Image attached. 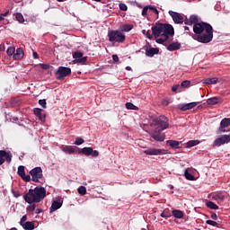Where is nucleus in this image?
I'll list each match as a JSON object with an SVG mask.
<instances>
[{
	"instance_id": "4be33fe9",
	"label": "nucleus",
	"mask_w": 230,
	"mask_h": 230,
	"mask_svg": "<svg viewBox=\"0 0 230 230\" xmlns=\"http://www.w3.org/2000/svg\"><path fill=\"white\" fill-rule=\"evenodd\" d=\"M33 112L35 116H37L40 119V121H44V119H46V116H42V109L34 108Z\"/></svg>"
},
{
	"instance_id": "6e6552de",
	"label": "nucleus",
	"mask_w": 230,
	"mask_h": 230,
	"mask_svg": "<svg viewBox=\"0 0 230 230\" xmlns=\"http://www.w3.org/2000/svg\"><path fill=\"white\" fill-rule=\"evenodd\" d=\"M30 175L31 176V181L33 182H39L40 179H42L44 175L42 174V168L35 167L30 171Z\"/></svg>"
},
{
	"instance_id": "393cba45",
	"label": "nucleus",
	"mask_w": 230,
	"mask_h": 230,
	"mask_svg": "<svg viewBox=\"0 0 230 230\" xmlns=\"http://www.w3.org/2000/svg\"><path fill=\"white\" fill-rule=\"evenodd\" d=\"M22 227H23L25 230H34L35 224L33 222L27 221L22 226Z\"/></svg>"
},
{
	"instance_id": "338daca9",
	"label": "nucleus",
	"mask_w": 230,
	"mask_h": 230,
	"mask_svg": "<svg viewBox=\"0 0 230 230\" xmlns=\"http://www.w3.org/2000/svg\"><path fill=\"white\" fill-rule=\"evenodd\" d=\"M13 121L14 123H17V121H19V119H18L17 117H15V118L13 119Z\"/></svg>"
},
{
	"instance_id": "864d4df0",
	"label": "nucleus",
	"mask_w": 230,
	"mask_h": 230,
	"mask_svg": "<svg viewBox=\"0 0 230 230\" xmlns=\"http://www.w3.org/2000/svg\"><path fill=\"white\" fill-rule=\"evenodd\" d=\"M142 33H143V35H146L147 37V39H152V35L150 34V31H146L143 30Z\"/></svg>"
},
{
	"instance_id": "cd10ccee",
	"label": "nucleus",
	"mask_w": 230,
	"mask_h": 230,
	"mask_svg": "<svg viewBox=\"0 0 230 230\" xmlns=\"http://www.w3.org/2000/svg\"><path fill=\"white\" fill-rule=\"evenodd\" d=\"M162 218H170L172 217V213L170 212V209L165 208L160 215Z\"/></svg>"
},
{
	"instance_id": "69168bd1",
	"label": "nucleus",
	"mask_w": 230,
	"mask_h": 230,
	"mask_svg": "<svg viewBox=\"0 0 230 230\" xmlns=\"http://www.w3.org/2000/svg\"><path fill=\"white\" fill-rule=\"evenodd\" d=\"M41 211H42V210H41L40 208H37V209H36V214L39 215V214H40Z\"/></svg>"
},
{
	"instance_id": "412c9836",
	"label": "nucleus",
	"mask_w": 230,
	"mask_h": 230,
	"mask_svg": "<svg viewBox=\"0 0 230 230\" xmlns=\"http://www.w3.org/2000/svg\"><path fill=\"white\" fill-rule=\"evenodd\" d=\"M76 146H64L62 147V151L65 152V154H75L76 152Z\"/></svg>"
},
{
	"instance_id": "72a5a7b5",
	"label": "nucleus",
	"mask_w": 230,
	"mask_h": 230,
	"mask_svg": "<svg viewBox=\"0 0 230 230\" xmlns=\"http://www.w3.org/2000/svg\"><path fill=\"white\" fill-rule=\"evenodd\" d=\"M15 19H16V21H18V22H20V23L24 22V16H22V13H16V14H15Z\"/></svg>"
},
{
	"instance_id": "20e7f679",
	"label": "nucleus",
	"mask_w": 230,
	"mask_h": 230,
	"mask_svg": "<svg viewBox=\"0 0 230 230\" xmlns=\"http://www.w3.org/2000/svg\"><path fill=\"white\" fill-rule=\"evenodd\" d=\"M193 40L201 42V44H208V42H211V40H213V26H208L205 33L193 36Z\"/></svg>"
},
{
	"instance_id": "e433bc0d",
	"label": "nucleus",
	"mask_w": 230,
	"mask_h": 230,
	"mask_svg": "<svg viewBox=\"0 0 230 230\" xmlns=\"http://www.w3.org/2000/svg\"><path fill=\"white\" fill-rule=\"evenodd\" d=\"M17 173H18V175H19L20 177H22V176H24V175L26 174V172L24 171V166H23V165H20V166L18 167V172H17Z\"/></svg>"
},
{
	"instance_id": "ddd939ff",
	"label": "nucleus",
	"mask_w": 230,
	"mask_h": 230,
	"mask_svg": "<svg viewBox=\"0 0 230 230\" xmlns=\"http://www.w3.org/2000/svg\"><path fill=\"white\" fill-rule=\"evenodd\" d=\"M80 154H83L84 155H92V157H98V155H100V152L93 150V147H84L81 149Z\"/></svg>"
},
{
	"instance_id": "7c9ffc66",
	"label": "nucleus",
	"mask_w": 230,
	"mask_h": 230,
	"mask_svg": "<svg viewBox=\"0 0 230 230\" xmlns=\"http://www.w3.org/2000/svg\"><path fill=\"white\" fill-rule=\"evenodd\" d=\"M199 145V140H190L187 142L186 146L187 148H191L192 146H197Z\"/></svg>"
},
{
	"instance_id": "4c0bfd02",
	"label": "nucleus",
	"mask_w": 230,
	"mask_h": 230,
	"mask_svg": "<svg viewBox=\"0 0 230 230\" xmlns=\"http://www.w3.org/2000/svg\"><path fill=\"white\" fill-rule=\"evenodd\" d=\"M190 22H191V25L193 26V24H199V17H197V15L192 14L190 16Z\"/></svg>"
},
{
	"instance_id": "09e8293b",
	"label": "nucleus",
	"mask_w": 230,
	"mask_h": 230,
	"mask_svg": "<svg viewBox=\"0 0 230 230\" xmlns=\"http://www.w3.org/2000/svg\"><path fill=\"white\" fill-rule=\"evenodd\" d=\"M35 208H37V206L35 204L30 205L27 207V211L33 213V211H35Z\"/></svg>"
},
{
	"instance_id": "c85d7f7f",
	"label": "nucleus",
	"mask_w": 230,
	"mask_h": 230,
	"mask_svg": "<svg viewBox=\"0 0 230 230\" xmlns=\"http://www.w3.org/2000/svg\"><path fill=\"white\" fill-rule=\"evenodd\" d=\"M214 199L217 202H224V200L226 199V196H224L222 193L219 192L215 195Z\"/></svg>"
},
{
	"instance_id": "5fc2aeb1",
	"label": "nucleus",
	"mask_w": 230,
	"mask_h": 230,
	"mask_svg": "<svg viewBox=\"0 0 230 230\" xmlns=\"http://www.w3.org/2000/svg\"><path fill=\"white\" fill-rule=\"evenodd\" d=\"M210 218H212V220H218V216L217 215V213L211 212Z\"/></svg>"
},
{
	"instance_id": "0e129e2a",
	"label": "nucleus",
	"mask_w": 230,
	"mask_h": 230,
	"mask_svg": "<svg viewBox=\"0 0 230 230\" xmlns=\"http://www.w3.org/2000/svg\"><path fill=\"white\" fill-rule=\"evenodd\" d=\"M8 13H10V11H6L4 13H2V16L7 17Z\"/></svg>"
},
{
	"instance_id": "9b49d317",
	"label": "nucleus",
	"mask_w": 230,
	"mask_h": 230,
	"mask_svg": "<svg viewBox=\"0 0 230 230\" xmlns=\"http://www.w3.org/2000/svg\"><path fill=\"white\" fill-rule=\"evenodd\" d=\"M227 143H230V135H223L215 140L214 146H222Z\"/></svg>"
},
{
	"instance_id": "1a4fd4ad",
	"label": "nucleus",
	"mask_w": 230,
	"mask_h": 230,
	"mask_svg": "<svg viewBox=\"0 0 230 230\" xmlns=\"http://www.w3.org/2000/svg\"><path fill=\"white\" fill-rule=\"evenodd\" d=\"M13 157V155H12V153L6 152L4 150H0V166L4 164V161H6L8 164H10V163H12Z\"/></svg>"
},
{
	"instance_id": "a211bd4d",
	"label": "nucleus",
	"mask_w": 230,
	"mask_h": 230,
	"mask_svg": "<svg viewBox=\"0 0 230 230\" xmlns=\"http://www.w3.org/2000/svg\"><path fill=\"white\" fill-rule=\"evenodd\" d=\"M159 54V49L157 48H150L146 49V57H154V55H158Z\"/></svg>"
},
{
	"instance_id": "f8f14e48",
	"label": "nucleus",
	"mask_w": 230,
	"mask_h": 230,
	"mask_svg": "<svg viewBox=\"0 0 230 230\" xmlns=\"http://www.w3.org/2000/svg\"><path fill=\"white\" fill-rule=\"evenodd\" d=\"M144 154H146V155H164L166 152L164 149L148 148L144 150Z\"/></svg>"
},
{
	"instance_id": "603ef678",
	"label": "nucleus",
	"mask_w": 230,
	"mask_h": 230,
	"mask_svg": "<svg viewBox=\"0 0 230 230\" xmlns=\"http://www.w3.org/2000/svg\"><path fill=\"white\" fill-rule=\"evenodd\" d=\"M183 22H184V24H186L187 26H192V25H191V19H190V18H185V19L183 20Z\"/></svg>"
},
{
	"instance_id": "680f3d73",
	"label": "nucleus",
	"mask_w": 230,
	"mask_h": 230,
	"mask_svg": "<svg viewBox=\"0 0 230 230\" xmlns=\"http://www.w3.org/2000/svg\"><path fill=\"white\" fill-rule=\"evenodd\" d=\"M33 58H39V54L37 52L32 53Z\"/></svg>"
},
{
	"instance_id": "de8ad7c7",
	"label": "nucleus",
	"mask_w": 230,
	"mask_h": 230,
	"mask_svg": "<svg viewBox=\"0 0 230 230\" xmlns=\"http://www.w3.org/2000/svg\"><path fill=\"white\" fill-rule=\"evenodd\" d=\"M39 105H40L42 107V109H46L47 108L46 99L40 100Z\"/></svg>"
},
{
	"instance_id": "423d86ee",
	"label": "nucleus",
	"mask_w": 230,
	"mask_h": 230,
	"mask_svg": "<svg viewBox=\"0 0 230 230\" xmlns=\"http://www.w3.org/2000/svg\"><path fill=\"white\" fill-rule=\"evenodd\" d=\"M69 75H71V68L67 66H59L55 72L56 80H64Z\"/></svg>"
},
{
	"instance_id": "bb28decb",
	"label": "nucleus",
	"mask_w": 230,
	"mask_h": 230,
	"mask_svg": "<svg viewBox=\"0 0 230 230\" xmlns=\"http://www.w3.org/2000/svg\"><path fill=\"white\" fill-rule=\"evenodd\" d=\"M126 109H128V111H139V108L132 102H127Z\"/></svg>"
},
{
	"instance_id": "6ab92c4d",
	"label": "nucleus",
	"mask_w": 230,
	"mask_h": 230,
	"mask_svg": "<svg viewBox=\"0 0 230 230\" xmlns=\"http://www.w3.org/2000/svg\"><path fill=\"white\" fill-rule=\"evenodd\" d=\"M179 49H181V43L177 41L169 44L167 47V51H177Z\"/></svg>"
},
{
	"instance_id": "774afa93",
	"label": "nucleus",
	"mask_w": 230,
	"mask_h": 230,
	"mask_svg": "<svg viewBox=\"0 0 230 230\" xmlns=\"http://www.w3.org/2000/svg\"><path fill=\"white\" fill-rule=\"evenodd\" d=\"M0 21H4V17L3 16V14H0Z\"/></svg>"
},
{
	"instance_id": "ea45409f",
	"label": "nucleus",
	"mask_w": 230,
	"mask_h": 230,
	"mask_svg": "<svg viewBox=\"0 0 230 230\" xmlns=\"http://www.w3.org/2000/svg\"><path fill=\"white\" fill-rule=\"evenodd\" d=\"M206 224L208 226H213V227H218V226H220L217 221L211 220V219H208L206 221Z\"/></svg>"
},
{
	"instance_id": "c756f323",
	"label": "nucleus",
	"mask_w": 230,
	"mask_h": 230,
	"mask_svg": "<svg viewBox=\"0 0 230 230\" xmlns=\"http://www.w3.org/2000/svg\"><path fill=\"white\" fill-rule=\"evenodd\" d=\"M184 177H185V179H187V181H195V176H193V174L190 173V172H188V170H185Z\"/></svg>"
},
{
	"instance_id": "79ce46f5",
	"label": "nucleus",
	"mask_w": 230,
	"mask_h": 230,
	"mask_svg": "<svg viewBox=\"0 0 230 230\" xmlns=\"http://www.w3.org/2000/svg\"><path fill=\"white\" fill-rule=\"evenodd\" d=\"M75 62H76V64H85V62H87V57H82L79 58V59L75 60Z\"/></svg>"
},
{
	"instance_id": "a878e982",
	"label": "nucleus",
	"mask_w": 230,
	"mask_h": 230,
	"mask_svg": "<svg viewBox=\"0 0 230 230\" xmlns=\"http://www.w3.org/2000/svg\"><path fill=\"white\" fill-rule=\"evenodd\" d=\"M60 208H62V203L58 201H53L50 207V213H52V211H57V209H60Z\"/></svg>"
},
{
	"instance_id": "6e6d98bb",
	"label": "nucleus",
	"mask_w": 230,
	"mask_h": 230,
	"mask_svg": "<svg viewBox=\"0 0 230 230\" xmlns=\"http://www.w3.org/2000/svg\"><path fill=\"white\" fill-rule=\"evenodd\" d=\"M166 40H166V38H164V39L160 38V39H157V40H156V42H157L158 44H164V42H166Z\"/></svg>"
},
{
	"instance_id": "052dcab7",
	"label": "nucleus",
	"mask_w": 230,
	"mask_h": 230,
	"mask_svg": "<svg viewBox=\"0 0 230 230\" xmlns=\"http://www.w3.org/2000/svg\"><path fill=\"white\" fill-rule=\"evenodd\" d=\"M13 197H15V199H19V197H21V193L19 191H13Z\"/></svg>"
},
{
	"instance_id": "aec40b11",
	"label": "nucleus",
	"mask_w": 230,
	"mask_h": 230,
	"mask_svg": "<svg viewBox=\"0 0 230 230\" xmlns=\"http://www.w3.org/2000/svg\"><path fill=\"white\" fill-rule=\"evenodd\" d=\"M203 84H207L208 85H215L218 84V77H208L204 79Z\"/></svg>"
},
{
	"instance_id": "3c124183",
	"label": "nucleus",
	"mask_w": 230,
	"mask_h": 230,
	"mask_svg": "<svg viewBox=\"0 0 230 230\" xmlns=\"http://www.w3.org/2000/svg\"><path fill=\"white\" fill-rule=\"evenodd\" d=\"M26 220H28V217L26 215L22 216L20 221V226H24V223L26 222Z\"/></svg>"
},
{
	"instance_id": "a18cd8bd",
	"label": "nucleus",
	"mask_w": 230,
	"mask_h": 230,
	"mask_svg": "<svg viewBox=\"0 0 230 230\" xmlns=\"http://www.w3.org/2000/svg\"><path fill=\"white\" fill-rule=\"evenodd\" d=\"M119 10H121L122 12H127V10H128V7L125 4H123V3H120V4H119Z\"/></svg>"
},
{
	"instance_id": "58836bf2",
	"label": "nucleus",
	"mask_w": 230,
	"mask_h": 230,
	"mask_svg": "<svg viewBox=\"0 0 230 230\" xmlns=\"http://www.w3.org/2000/svg\"><path fill=\"white\" fill-rule=\"evenodd\" d=\"M8 57H13L15 55V47H9L6 51Z\"/></svg>"
},
{
	"instance_id": "c03bdc74",
	"label": "nucleus",
	"mask_w": 230,
	"mask_h": 230,
	"mask_svg": "<svg viewBox=\"0 0 230 230\" xmlns=\"http://www.w3.org/2000/svg\"><path fill=\"white\" fill-rule=\"evenodd\" d=\"M148 10H150V5H146L142 10V16L146 17L148 15Z\"/></svg>"
},
{
	"instance_id": "13d9d810",
	"label": "nucleus",
	"mask_w": 230,
	"mask_h": 230,
	"mask_svg": "<svg viewBox=\"0 0 230 230\" xmlns=\"http://www.w3.org/2000/svg\"><path fill=\"white\" fill-rule=\"evenodd\" d=\"M179 87H181V85H179V84L173 85L172 87V93H177V89H179Z\"/></svg>"
},
{
	"instance_id": "39448f33",
	"label": "nucleus",
	"mask_w": 230,
	"mask_h": 230,
	"mask_svg": "<svg viewBox=\"0 0 230 230\" xmlns=\"http://www.w3.org/2000/svg\"><path fill=\"white\" fill-rule=\"evenodd\" d=\"M108 38L110 42H119L123 43L125 40L126 36L121 31H111L108 32Z\"/></svg>"
},
{
	"instance_id": "b1692460",
	"label": "nucleus",
	"mask_w": 230,
	"mask_h": 230,
	"mask_svg": "<svg viewBox=\"0 0 230 230\" xmlns=\"http://www.w3.org/2000/svg\"><path fill=\"white\" fill-rule=\"evenodd\" d=\"M172 215L174 218H184V212L182 210L174 209L172 211Z\"/></svg>"
},
{
	"instance_id": "f704fd0d",
	"label": "nucleus",
	"mask_w": 230,
	"mask_h": 230,
	"mask_svg": "<svg viewBox=\"0 0 230 230\" xmlns=\"http://www.w3.org/2000/svg\"><path fill=\"white\" fill-rule=\"evenodd\" d=\"M77 191H78L79 195L84 196L87 193V189L84 186H80L77 189Z\"/></svg>"
},
{
	"instance_id": "37998d69",
	"label": "nucleus",
	"mask_w": 230,
	"mask_h": 230,
	"mask_svg": "<svg viewBox=\"0 0 230 230\" xmlns=\"http://www.w3.org/2000/svg\"><path fill=\"white\" fill-rule=\"evenodd\" d=\"M84 143H85V140H84V138L82 137L75 138V145H77V146H80V145H84Z\"/></svg>"
},
{
	"instance_id": "f3484780",
	"label": "nucleus",
	"mask_w": 230,
	"mask_h": 230,
	"mask_svg": "<svg viewBox=\"0 0 230 230\" xmlns=\"http://www.w3.org/2000/svg\"><path fill=\"white\" fill-rule=\"evenodd\" d=\"M24 58V50H22V48H18L16 49V53L13 55V60H22Z\"/></svg>"
},
{
	"instance_id": "2eb2a0df",
	"label": "nucleus",
	"mask_w": 230,
	"mask_h": 230,
	"mask_svg": "<svg viewBox=\"0 0 230 230\" xmlns=\"http://www.w3.org/2000/svg\"><path fill=\"white\" fill-rule=\"evenodd\" d=\"M227 127H230V118H225L221 120L218 132H227L226 129Z\"/></svg>"
},
{
	"instance_id": "f257e3e1",
	"label": "nucleus",
	"mask_w": 230,
	"mask_h": 230,
	"mask_svg": "<svg viewBox=\"0 0 230 230\" xmlns=\"http://www.w3.org/2000/svg\"><path fill=\"white\" fill-rule=\"evenodd\" d=\"M149 125L153 128L150 133L151 137L155 139V141H164L166 136L161 132L170 128V119L168 117L164 115L156 117L150 121Z\"/></svg>"
},
{
	"instance_id": "dca6fc26",
	"label": "nucleus",
	"mask_w": 230,
	"mask_h": 230,
	"mask_svg": "<svg viewBox=\"0 0 230 230\" xmlns=\"http://www.w3.org/2000/svg\"><path fill=\"white\" fill-rule=\"evenodd\" d=\"M224 102L220 97H212L207 100V104L210 107L213 105H218V103H222Z\"/></svg>"
},
{
	"instance_id": "4d7b16f0",
	"label": "nucleus",
	"mask_w": 230,
	"mask_h": 230,
	"mask_svg": "<svg viewBox=\"0 0 230 230\" xmlns=\"http://www.w3.org/2000/svg\"><path fill=\"white\" fill-rule=\"evenodd\" d=\"M40 66L41 69H49L51 67L49 64H40Z\"/></svg>"
},
{
	"instance_id": "a19ab883",
	"label": "nucleus",
	"mask_w": 230,
	"mask_h": 230,
	"mask_svg": "<svg viewBox=\"0 0 230 230\" xmlns=\"http://www.w3.org/2000/svg\"><path fill=\"white\" fill-rule=\"evenodd\" d=\"M82 57H84V53L80 51H76L73 54V58H75V60H78L79 58H82Z\"/></svg>"
},
{
	"instance_id": "49530a36",
	"label": "nucleus",
	"mask_w": 230,
	"mask_h": 230,
	"mask_svg": "<svg viewBox=\"0 0 230 230\" xmlns=\"http://www.w3.org/2000/svg\"><path fill=\"white\" fill-rule=\"evenodd\" d=\"M149 10H151V12H154V13H155L156 15H159V10H157V7H155V5H149Z\"/></svg>"
},
{
	"instance_id": "8fccbe9b",
	"label": "nucleus",
	"mask_w": 230,
	"mask_h": 230,
	"mask_svg": "<svg viewBox=\"0 0 230 230\" xmlns=\"http://www.w3.org/2000/svg\"><path fill=\"white\" fill-rule=\"evenodd\" d=\"M22 179L25 182H30V181H31V176H30V174H28V175L25 174L24 176H22Z\"/></svg>"
},
{
	"instance_id": "c9c22d12",
	"label": "nucleus",
	"mask_w": 230,
	"mask_h": 230,
	"mask_svg": "<svg viewBox=\"0 0 230 230\" xmlns=\"http://www.w3.org/2000/svg\"><path fill=\"white\" fill-rule=\"evenodd\" d=\"M190 85H191V81L190 80H185L181 83V87H183L184 89L190 88Z\"/></svg>"
},
{
	"instance_id": "2f4dec72",
	"label": "nucleus",
	"mask_w": 230,
	"mask_h": 230,
	"mask_svg": "<svg viewBox=\"0 0 230 230\" xmlns=\"http://www.w3.org/2000/svg\"><path fill=\"white\" fill-rule=\"evenodd\" d=\"M133 28L134 26H132V24H124L122 25L120 31H130Z\"/></svg>"
},
{
	"instance_id": "5701e85b",
	"label": "nucleus",
	"mask_w": 230,
	"mask_h": 230,
	"mask_svg": "<svg viewBox=\"0 0 230 230\" xmlns=\"http://www.w3.org/2000/svg\"><path fill=\"white\" fill-rule=\"evenodd\" d=\"M167 145L171 147V148H181V142L177 141V140H168L167 141Z\"/></svg>"
},
{
	"instance_id": "9d476101",
	"label": "nucleus",
	"mask_w": 230,
	"mask_h": 230,
	"mask_svg": "<svg viewBox=\"0 0 230 230\" xmlns=\"http://www.w3.org/2000/svg\"><path fill=\"white\" fill-rule=\"evenodd\" d=\"M169 15H171L175 24H182V22H184V16H181V14L177 12L169 11Z\"/></svg>"
},
{
	"instance_id": "0eeeda50",
	"label": "nucleus",
	"mask_w": 230,
	"mask_h": 230,
	"mask_svg": "<svg viewBox=\"0 0 230 230\" xmlns=\"http://www.w3.org/2000/svg\"><path fill=\"white\" fill-rule=\"evenodd\" d=\"M208 26H211V24L208 22H199L193 25V32L196 35H201V33H204L208 30Z\"/></svg>"
},
{
	"instance_id": "bf43d9fd",
	"label": "nucleus",
	"mask_w": 230,
	"mask_h": 230,
	"mask_svg": "<svg viewBox=\"0 0 230 230\" xmlns=\"http://www.w3.org/2000/svg\"><path fill=\"white\" fill-rule=\"evenodd\" d=\"M112 60H113V62H119V58L118 57V55H113Z\"/></svg>"
},
{
	"instance_id": "4468645a",
	"label": "nucleus",
	"mask_w": 230,
	"mask_h": 230,
	"mask_svg": "<svg viewBox=\"0 0 230 230\" xmlns=\"http://www.w3.org/2000/svg\"><path fill=\"white\" fill-rule=\"evenodd\" d=\"M198 103L199 102H190L185 104H179L178 109L183 112L186 111H191V109H195V107H197Z\"/></svg>"
},
{
	"instance_id": "473e14b6",
	"label": "nucleus",
	"mask_w": 230,
	"mask_h": 230,
	"mask_svg": "<svg viewBox=\"0 0 230 230\" xmlns=\"http://www.w3.org/2000/svg\"><path fill=\"white\" fill-rule=\"evenodd\" d=\"M207 208H209V209H218L217 205L215 204L213 201H208L206 203Z\"/></svg>"
},
{
	"instance_id": "e2e57ef3",
	"label": "nucleus",
	"mask_w": 230,
	"mask_h": 230,
	"mask_svg": "<svg viewBox=\"0 0 230 230\" xmlns=\"http://www.w3.org/2000/svg\"><path fill=\"white\" fill-rule=\"evenodd\" d=\"M1 51H4V44H0V53Z\"/></svg>"
},
{
	"instance_id": "7ed1b4c3",
	"label": "nucleus",
	"mask_w": 230,
	"mask_h": 230,
	"mask_svg": "<svg viewBox=\"0 0 230 230\" xmlns=\"http://www.w3.org/2000/svg\"><path fill=\"white\" fill-rule=\"evenodd\" d=\"M151 30L155 39L161 37V33H163V36L165 38V40H168L170 37H173V35H175L173 26H172L170 23H158L156 26L152 27Z\"/></svg>"
},
{
	"instance_id": "f03ea898",
	"label": "nucleus",
	"mask_w": 230,
	"mask_h": 230,
	"mask_svg": "<svg viewBox=\"0 0 230 230\" xmlns=\"http://www.w3.org/2000/svg\"><path fill=\"white\" fill-rule=\"evenodd\" d=\"M23 199L27 204L39 203L46 199V188L35 187L30 189L29 192L23 196Z\"/></svg>"
}]
</instances>
